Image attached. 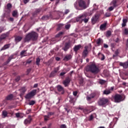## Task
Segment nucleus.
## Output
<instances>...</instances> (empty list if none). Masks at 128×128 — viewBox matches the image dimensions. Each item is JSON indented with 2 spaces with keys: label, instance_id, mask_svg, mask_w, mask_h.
Masks as SVG:
<instances>
[{
  "label": "nucleus",
  "instance_id": "f257e3e1",
  "mask_svg": "<svg viewBox=\"0 0 128 128\" xmlns=\"http://www.w3.org/2000/svg\"><path fill=\"white\" fill-rule=\"evenodd\" d=\"M86 70L93 74H98L100 72V68L94 63H92L86 67Z\"/></svg>",
  "mask_w": 128,
  "mask_h": 128
},
{
  "label": "nucleus",
  "instance_id": "f03ea898",
  "mask_svg": "<svg viewBox=\"0 0 128 128\" xmlns=\"http://www.w3.org/2000/svg\"><path fill=\"white\" fill-rule=\"evenodd\" d=\"M38 34L36 32H32L26 35L24 41L25 42H28L30 40L36 41L38 40Z\"/></svg>",
  "mask_w": 128,
  "mask_h": 128
},
{
  "label": "nucleus",
  "instance_id": "7ed1b4c3",
  "mask_svg": "<svg viewBox=\"0 0 128 128\" xmlns=\"http://www.w3.org/2000/svg\"><path fill=\"white\" fill-rule=\"evenodd\" d=\"M110 100L108 98L103 97L100 98L98 102V104L99 106H102V108H106V106L108 104Z\"/></svg>",
  "mask_w": 128,
  "mask_h": 128
},
{
  "label": "nucleus",
  "instance_id": "20e7f679",
  "mask_svg": "<svg viewBox=\"0 0 128 128\" xmlns=\"http://www.w3.org/2000/svg\"><path fill=\"white\" fill-rule=\"evenodd\" d=\"M113 98L114 102L119 104V102H124L126 100V96L116 94L114 96Z\"/></svg>",
  "mask_w": 128,
  "mask_h": 128
},
{
  "label": "nucleus",
  "instance_id": "39448f33",
  "mask_svg": "<svg viewBox=\"0 0 128 128\" xmlns=\"http://www.w3.org/2000/svg\"><path fill=\"white\" fill-rule=\"evenodd\" d=\"M36 94V90H34L28 93L25 96L26 100H30Z\"/></svg>",
  "mask_w": 128,
  "mask_h": 128
},
{
  "label": "nucleus",
  "instance_id": "423d86ee",
  "mask_svg": "<svg viewBox=\"0 0 128 128\" xmlns=\"http://www.w3.org/2000/svg\"><path fill=\"white\" fill-rule=\"evenodd\" d=\"M70 82H72V78L70 76H67L66 79L62 82V84L65 88H66L70 86Z\"/></svg>",
  "mask_w": 128,
  "mask_h": 128
},
{
  "label": "nucleus",
  "instance_id": "0eeeda50",
  "mask_svg": "<svg viewBox=\"0 0 128 128\" xmlns=\"http://www.w3.org/2000/svg\"><path fill=\"white\" fill-rule=\"evenodd\" d=\"M86 16H88V14L86 13L83 14L82 15H80L76 18V22L82 24V18H86Z\"/></svg>",
  "mask_w": 128,
  "mask_h": 128
},
{
  "label": "nucleus",
  "instance_id": "6e6552de",
  "mask_svg": "<svg viewBox=\"0 0 128 128\" xmlns=\"http://www.w3.org/2000/svg\"><path fill=\"white\" fill-rule=\"evenodd\" d=\"M84 50H83L82 53V56L84 58H86L88 54V49L90 47L88 46H86L84 47Z\"/></svg>",
  "mask_w": 128,
  "mask_h": 128
},
{
  "label": "nucleus",
  "instance_id": "1a4fd4ad",
  "mask_svg": "<svg viewBox=\"0 0 128 128\" xmlns=\"http://www.w3.org/2000/svg\"><path fill=\"white\" fill-rule=\"evenodd\" d=\"M58 70H60V66L54 68V70L50 74V78H54V76L58 74Z\"/></svg>",
  "mask_w": 128,
  "mask_h": 128
},
{
  "label": "nucleus",
  "instance_id": "9d476101",
  "mask_svg": "<svg viewBox=\"0 0 128 128\" xmlns=\"http://www.w3.org/2000/svg\"><path fill=\"white\" fill-rule=\"evenodd\" d=\"M78 6L80 8H82L84 10L86 8V1L84 0H80L78 2Z\"/></svg>",
  "mask_w": 128,
  "mask_h": 128
},
{
  "label": "nucleus",
  "instance_id": "9b49d317",
  "mask_svg": "<svg viewBox=\"0 0 128 128\" xmlns=\"http://www.w3.org/2000/svg\"><path fill=\"white\" fill-rule=\"evenodd\" d=\"M70 48V42H66L64 44V46L62 48V50H64V52H68Z\"/></svg>",
  "mask_w": 128,
  "mask_h": 128
},
{
  "label": "nucleus",
  "instance_id": "f8f14e48",
  "mask_svg": "<svg viewBox=\"0 0 128 128\" xmlns=\"http://www.w3.org/2000/svg\"><path fill=\"white\" fill-rule=\"evenodd\" d=\"M56 88L58 92H60L61 94H64V88L60 85H58L56 86Z\"/></svg>",
  "mask_w": 128,
  "mask_h": 128
},
{
  "label": "nucleus",
  "instance_id": "ddd939ff",
  "mask_svg": "<svg viewBox=\"0 0 128 128\" xmlns=\"http://www.w3.org/2000/svg\"><path fill=\"white\" fill-rule=\"evenodd\" d=\"M32 116H28V118L24 120V124L26 125V124H30V122H32Z\"/></svg>",
  "mask_w": 128,
  "mask_h": 128
},
{
  "label": "nucleus",
  "instance_id": "4468645a",
  "mask_svg": "<svg viewBox=\"0 0 128 128\" xmlns=\"http://www.w3.org/2000/svg\"><path fill=\"white\" fill-rule=\"evenodd\" d=\"M72 54H68L64 57V58H63V60H64V62H68V60H72Z\"/></svg>",
  "mask_w": 128,
  "mask_h": 128
},
{
  "label": "nucleus",
  "instance_id": "2eb2a0df",
  "mask_svg": "<svg viewBox=\"0 0 128 128\" xmlns=\"http://www.w3.org/2000/svg\"><path fill=\"white\" fill-rule=\"evenodd\" d=\"M96 97V94L92 93L89 96H87L86 98L88 101L92 100V98H94Z\"/></svg>",
  "mask_w": 128,
  "mask_h": 128
},
{
  "label": "nucleus",
  "instance_id": "dca6fc26",
  "mask_svg": "<svg viewBox=\"0 0 128 128\" xmlns=\"http://www.w3.org/2000/svg\"><path fill=\"white\" fill-rule=\"evenodd\" d=\"M98 20V14H96L94 16L92 17L91 19L92 24H96Z\"/></svg>",
  "mask_w": 128,
  "mask_h": 128
},
{
  "label": "nucleus",
  "instance_id": "f3484780",
  "mask_svg": "<svg viewBox=\"0 0 128 128\" xmlns=\"http://www.w3.org/2000/svg\"><path fill=\"white\" fill-rule=\"evenodd\" d=\"M82 46L80 44L76 45L74 46L73 50L75 52H78V50H80L82 48Z\"/></svg>",
  "mask_w": 128,
  "mask_h": 128
},
{
  "label": "nucleus",
  "instance_id": "a211bd4d",
  "mask_svg": "<svg viewBox=\"0 0 128 128\" xmlns=\"http://www.w3.org/2000/svg\"><path fill=\"white\" fill-rule=\"evenodd\" d=\"M62 34H64V32H60L56 36L53 40H56V38H62Z\"/></svg>",
  "mask_w": 128,
  "mask_h": 128
},
{
  "label": "nucleus",
  "instance_id": "6ab92c4d",
  "mask_svg": "<svg viewBox=\"0 0 128 128\" xmlns=\"http://www.w3.org/2000/svg\"><path fill=\"white\" fill-rule=\"evenodd\" d=\"M106 22L101 24L100 26V30H106Z\"/></svg>",
  "mask_w": 128,
  "mask_h": 128
},
{
  "label": "nucleus",
  "instance_id": "aec40b11",
  "mask_svg": "<svg viewBox=\"0 0 128 128\" xmlns=\"http://www.w3.org/2000/svg\"><path fill=\"white\" fill-rule=\"evenodd\" d=\"M10 46V44H6L4 45L3 47H2V48L0 49V50H8V48H9Z\"/></svg>",
  "mask_w": 128,
  "mask_h": 128
},
{
  "label": "nucleus",
  "instance_id": "412c9836",
  "mask_svg": "<svg viewBox=\"0 0 128 128\" xmlns=\"http://www.w3.org/2000/svg\"><path fill=\"white\" fill-rule=\"evenodd\" d=\"M12 98H14V94H10L6 98L5 100H12Z\"/></svg>",
  "mask_w": 128,
  "mask_h": 128
},
{
  "label": "nucleus",
  "instance_id": "4be33fe9",
  "mask_svg": "<svg viewBox=\"0 0 128 128\" xmlns=\"http://www.w3.org/2000/svg\"><path fill=\"white\" fill-rule=\"evenodd\" d=\"M22 40V37L20 36H17L15 37V42L16 44H18V42H20Z\"/></svg>",
  "mask_w": 128,
  "mask_h": 128
},
{
  "label": "nucleus",
  "instance_id": "5701e85b",
  "mask_svg": "<svg viewBox=\"0 0 128 128\" xmlns=\"http://www.w3.org/2000/svg\"><path fill=\"white\" fill-rule=\"evenodd\" d=\"M118 2V0H112V2L110 3V6H112L114 8H116L117 4L116 3Z\"/></svg>",
  "mask_w": 128,
  "mask_h": 128
},
{
  "label": "nucleus",
  "instance_id": "b1692460",
  "mask_svg": "<svg viewBox=\"0 0 128 128\" xmlns=\"http://www.w3.org/2000/svg\"><path fill=\"white\" fill-rule=\"evenodd\" d=\"M20 92H21L20 94L22 96H24V92H26V87H22L20 89Z\"/></svg>",
  "mask_w": 128,
  "mask_h": 128
},
{
  "label": "nucleus",
  "instance_id": "393cba45",
  "mask_svg": "<svg viewBox=\"0 0 128 128\" xmlns=\"http://www.w3.org/2000/svg\"><path fill=\"white\" fill-rule=\"evenodd\" d=\"M12 58H14V56H10L8 58L7 61L4 63V65L6 66V64H9L10 62V60H12Z\"/></svg>",
  "mask_w": 128,
  "mask_h": 128
},
{
  "label": "nucleus",
  "instance_id": "a878e982",
  "mask_svg": "<svg viewBox=\"0 0 128 128\" xmlns=\"http://www.w3.org/2000/svg\"><path fill=\"white\" fill-rule=\"evenodd\" d=\"M50 16L48 15H45L43 16L42 17V20H50Z\"/></svg>",
  "mask_w": 128,
  "mask_h": 128
},
{
  "label": "nucleus",
  "instance_id": "bb28decb",
  "mask_svg": "<svg viewBox=\"0 0 128 128\" xmlns=\"http://www.w3.org/2000/svg\"><path fill=\"white\" fill-rule=\"evenodd\" d=\"M96 42V44H98V46H100L101 44H102V42H104V40H102L100 38H99Z\"/></svg>",
  "mask_w": 128,
  "mask_h": 128
},
{
  "label": "nucleus",
  "instance_id": "cd10ccee",
  "mask_svg": "<svg viewBox=\"0 0 128 128\" xmlns=\"http://www.w3.org/2000/svg\"><path fill=\"white\" fill-rule=\"evenodd\" d=\"M98 56H99L101 60H104V54H102V53L99 52L98 54Z\"/></svg>",
  "mask_w": 128,
  "mask_h": 128
},
{
  "label": "nucleus",
  "instance_id": "c85d7f7f",
  "mask_svg": "<svg viewBox=\"0 0 128 128\" xmlns=\"http://www.w3.org/2000/svg\"><path fill=\"white\" fill-rule=\"evenodd\" d=\"M128 22L127 19H123L122 20V28H124L126 26V23Z\"/></svg>",
  "mask_w": 128,
  "mask_h": 128
},
{
  "label": "nucleus",
  "instance_id": "c756f323",
  "mask_svg": "<svg viewBox=\"0 0 128 128\" xmlns=\"http://www.w3.org/2000/svg\"><path fill=\"white\" fill-rule=\"evenodd\" d=\"M120 52V50L119 49H117L115 51V54L113 55V58H116V56H118Z\"/></svg>",
  "mask_w": 128,
  "mask_h": 128
},
{
  "label": "nucleus",
  "instance_id": "7c9ffc66",
  "mask_svg": "<svg viewBox=\"0 0 128 128\" xmlns=\"http://www.w3.org/2000/svg\"><path fill=\"white\" fill-rule=\"evenodd\" d=\"M110 91L106 89L103 92V94H106V96H108V94H110Z\"/></svg>",
  "mask_w": 128,
  "mask_h": 128
},
{
  "label": "nucleus",
  "instance_id": "2f4dec72",
  "mask_svg": "<svg viewBox=\"0 0 128 128\" xmlns=\"http://www.w3.org/2000/svg\"><path fill=\"white\" fill-rule=\"evenodd\" d=\"M2 115L4 118H6L8 116V112L6 110H3L2 112Z\"/></svg>",
  "mask_w": 128,
  "mask_h": 128
},
{
  "label": "nucleus",
  "instance_id": "473e14b6",
  "mask_svg": "<svg viewBox=\"0 0 128 128\" xmlns=\"http://www.w3.org/2000/svg\"><path fill=\"white\" fill-rule=\"evenodd\" d=\"M40 58H36V66H40Z\"/></svg>",
  "mask_w": 128,
  "mask_h": 128
},
{
  "label": "nucleus",
  "instance_id": "72a5a7b5",
  "mask_svg": "<svg viewBox=\"0 0 128 128\" xmlns=\"http://www.w3.org/2000/svg\"><path fill=\"white\" fill-rule=\"evenodd\" d=\"M7 37H8V35L6 34H2L0 38L2 40H4Z\"/></svg>",
  "mask_w": 128,
  "mask_h": 128
},
{
  "label": "nucleus",
  "instance_id": "f704fd0d",
  "mask_svg": "<svg viewBox=\"0 0 128 128\" xmlns=\"http://www.w3.org/2000/svg\"><path fill=\"white\" fill-rule=\"evenodd\" d=\"M62 26H64V24H58V25L57 30H60L61 28H62Z\"/></svg>",
  "mask_w": 128,
  "mask_h": 128
},
{
  "label": "nucleus",
  "instance_id": "c9c22d12",
  "mask_svg": "<svg viewBox=\"0 0 128 128\" xmlns=\"http://www.w3.org/2000/svg\"><path fill=\"white\" fill-rule=\"evenodd\" d=\"M40 12V9H36V10L33 13V16H36V14H38Z\"/></svg>",
  "mask_w": 128,
  "mask_h": 128
},
{
  "label": "nucleus",
  "instance_id": "e433bc0d",
  "mask_svg": "<svg viewBox=\"0 0 128 128\" xmlns=\"http://www.w3.org/2000/svg\"><path fill=\"white\" fill-rule=\"evenodd\" d=\"M112 36V32H110V30L107 31L106 34V36L107 38H108V36Z\"/></svg>",
  "mask_w": 128,
  "mask_h": 128
},
{
  "label": "nucleus",
  "instance_id": "4c0bfd02",
  "mask_svg": "<svg viewBox=\"0 0 128 128\" xmlns=\"http://www.w3.org/2000/svg\"><path fill=\"white\" fill-rule=\"evenodd\" d=\"M12 16H14V18L16 17V16H18V12L16 10L13 11Z\"/></svg>",
  "mask_w": 128,
  "mask_h": 128
},
{
  "label": "nucleus",
  "instance_id": "58836bf2",
  "mask_svg": "<svg viewBox=\"0 0 128 128\" xmlns=\"http://www.w3.org/2000/svg\"><path fill=\"white\" fill-rule=\"evenodd\" d=\"M26 52H28V50H22L20 53V56H24V54H26Z\"/></svg>",
  "mask_w": 128,
  "mask_h": 128
},
{
  "label": "nucleus",
  "instance_id": "ea45409f",
  "mask_svg": "<svg viewBox=\"0 0 128 128\" xmlns=\"http://www.w3.org/2000/svg\"><path fill=\"white\" fill-rule=\"evenodd\" d=\"M110 16H112V14L110 12H107L105 14V16H106V18H110Z\"/></svg>",
  "mask_w": 128,
  "mask_h": 128
},
{
  "label": "nucleus",
  "instance_id": "a19ab883",
  "mask_svg": "<svg viewBox=\"0 0 128 128\" xmlns=\"http://www.w3.org/2000/svg\"><path fill=\"white\" fill-rule=\"evenodd\" d=\"M34 104H36V101L32 100L29 102L28 104L29 106H34Z\"/></svg>",
  "mask_w": 128,
  "mask_h": 128
},
{
  "label": "nucleus",
  "instance_id": "79ce46f5",
  "mask_svg": "<svg viewBox=\"0 0 128 128\" xmlns=\"http://www.w3.org/2000/svg\"><path fill=\"white\" fill-rule=\"evenodd\" d=\"M6 6H7L8 10H10V8H12V6L10 3H8L7 4Z\"/></svg>",
  "mask_w": 128,
  "mask_h": 128
},
{
  "label": "nucleus",
  "instance_id": "37998d69",
  "mask_svg": "<svg viewBox=\"0 0 128 128\" xmlns=\"http://www.w3.org/2000/svg\"><path fill=\"white\" fill-rule=\"evenodd\" d=\"M109 126L110 128H114V122H111Z\"/></svg>",
  "mask_w": 128,
  "mask_h": 128
},
{
  "label": "nucleus",
  "instance_id": "c03bdc74",
  "mask_svg": "<svg viewBox=\"0 0 128 128\" xmlns=\"http://www.w3.org/2000/svg\"><path fill=\"white\" fill-rule=\"evenodd\" d=\"M99 83L100 84H106V80H100L99 81Z\"/></svg>",
  "mask_w": 128,
  "mask_h": 128
},
{
  "label": "nucleus",
  "instance_id": "a18cd8bd",
  "mask_svg": "<svg viewBox=\"0 0 128 128\" xmlns=\"http://www.w3.org/2000/svg\"><path fill=\"white\" fill-rule=\"evenodd\" d=\"M114 6H110L108 8L109 12H112V10H114Z\"/></svg>",
  "mask_w": 128,
  "mask_h": 128
},
{
  "label": "nucleus",
  "instance_id": "49530a36",
  "mask_svg": "<svg viewBox=\"0 0 128 128\" xmlns=\"http://www.w3.org/2000/svg\"><path fill=\"white\" fill-rule=\"evenodd\" d=\"M50 118V117L48 116V115L47 116H44V120L46 122L48 120V118Z\"/></svg>",
  "mask_w": 128,
  "mask_h": 128
},
{
  "label": "nucleus",
  "instance_id": "de8ad7c7",
  "mask_svg": "<svg viewBox=\"0 0 128 128\" xmlns=\"http://www.w3.org/2000/svg\"><path fill=\"white\" fill-rule=\"evenodd\" d=\"M54 112H49L48 114V116L50 118L51 116H54Z\"/></svg>",
  "mask_w": 128,
  "mask_h": 128
},
{
  "label": "nucleus",
  "instance_id": "09e8293b",
  "mask_svg": "<svg viewBox=\"0 0 128 128\" xmlns=\"http://www.w3.org/2000/svg\"><path fill=\"white\" fill-rule=\"evenodd\" d=\"M70 24H68L65 26V28L66 30H70Z\"/></svg>",
  "mask_w": 128,
  "mask_h": 128
},
{
  "label": "nucleus",
  "instance_id": "8fccbe9b",
  "mask_svg": "<svg viewBox=\"0 0 128 128\" xmlns=\"http://www.w3.org/2000/svg\"><path fill=\"white\" fill-rule=\"evenodd\" d=\"M86 18H83L82 20V22H85V24H86V22H88V19Z\"/></svg>",
  "mask_w": 128,
  "mask_h": 128
},
{
  "label": "nucleus",
  "instance_id": "3c124183",
  "mask_svg": "<svg viewBox=\"0 0 128 128\" xmlns=\"http://www.w3.org/2000/svg\"><path fill=\"white\" fill-rule=\"evenodd\" d=\"M120 37H118L115 40V42H116L117 44H118V42H120Z\"/></svg>",
  "mask_w": 128,
  "mask_h": 128
},
{
  "label": "nucleus",
  "instance_id": "603ef678",
  "mask_svg": "<svg viewBox=\"0 0 128 128\" xmlns=\"http://www.w3.org/2000/svg\"><path fill=\"white\" fill-rule=\"evenodd\" d=\"M20 80V76H17L16 78L15 79V80H16V82H19V81Z\"/></svg>",
  "mask_w": 128,
  "mask_h": 128
},
{
  "label": "nucleus",
  "instance_id": "864d4df0",
  "mask_svg": "<svg viewBox=\"0 0 128 128\" xmlns=\"http://www.w3.org/2000/svg\"><path fill=\"white\" fill-rule=\"evenodd\" d=\"M124 34H126V35L128 34V28H125L124 30Z\"/></svg>",
  "mask_w": 128,
  "mask_h": 128
},
{
  "label": "nucleus",
  "instance_id": "5fc2aeb1",
  "mask_svg": "<svg viewBox=\"0 0 128 128\" xmlns=\"http://www.w3.org/2000/svg\"><path fill=\"white\" fill-rule=\"evenodd\" d=\"M32 60H28L26 61V64H32Z\"/></svg>",
  "mask_w": 128,
  "mask_h": 128
},
{
  "label": "nucleus",
  "instance_id": "6e6d98bb",
  "mask_svg": "<svg viewBox=\"0 0 128 128\" xmlns=\"http://www.w3.org/2000/svg\"><path fill=\"white\" fill-rule=\"evenodd\" d=\"M110 46H111L112 48H114V47L116 46V44L111 43Z\"/></svg>",
  "mask_w": 128,
  "mask_h": 128
},
{
  "label": "nucleus",
  "instance_id": "4d7b16f0",
  "mask_svg": "<svg viewBox=\"0 0 128 128\" xmlns=\"http://www.w3.org/2000/svg\"><path fill=\"white\" fill-rule=\"evenodd\" d=\"M114 87H111L109 90L110 92L112 94V92H114Z\"/></svg>",
  "mask_w": 128,
  "mask_h": 128
},
{
  "label": "nucleus",
  "instance_id": "13d9d810",
  "mask_svg": "<svg viewBox=\"0 0 128 128\" xmlns=\"http://www.w3.org/2000/svg\"><path fill=\"white\" fill-rule=\"evenodd\" d=\"M60 128H66V126L64 124H61Z\"/></svg>",
  "mask_w": 128,
  "mask_h": 128
},
{
  "label": "nucleus",
  "instance_id": "bf43d9fd",
  "mask_svg": "<svg viewBox=\"0 0 128 128\" xmlns=\"http://www.w3.org/2000/svg\"><path fill=\"white\" fill-rule=\"evenodd\" d=\"M4 28L2 26L0 27V34L2 32H4Z\"/></svg>",
  "mask_w": 128,
  "mask_h": 128
},
{
  "label": "nucleus",
  "instance_id": "052dcab7",
  "mask_svg": "<svg viewBox=\"0 0 128 128\" xmlns=\"http://www.w3.org/2000/svg\"><path fill=\"white\" fill-rule=\"evenodd\" d=\"M68 12H70V10L66 9L65 10L64 14H68Z\"/></svg>",
  "mask_w": 128,
  "mask_h": 128
},
{
  "label": "nucleus",
  "instance_id": "680f3d73",
  "mask_svg": "<svg viewBox=\"0 0 128 128\" xmlns=\"http://www.w3.org/2000/svg\"><path fill=\"white\" fill-rule=\"evenodd\" d=\"M30 112H32V109L29 108L27 110V111L26 112V114H30Z\"/></svg>",
  "mask_w": 128,
  "mask_h": 128
},
{
  "label": "nucleus",
  "instance_id": "e2e57ef3",
  "mask_svg": "<svg viewBox=\"0 0 128 128\" xmlns=\"http://www.w3.org/2000/svg\"><path fill=\"white\" fill-rule=\"evenodd\" d=\"M66 74V72H62L60 73V76H64Z\"/></svg>",
  "mask_w": 128,
  "mask_h": 128
},
{
  "label": "nucleus",
  "instance_id": "0e129e2a",
  "mask_svg": "<svg viewBox=\"0 0 128 128\" xmlns=\"http://www.w3.org/2000/svg\"><path fill=\"white\" fill-rule=\"evenodd\" d=\"M28 2H30V0H23V2L24 4H26Z\"/></svg>",
  "mask_w": 128,
  "mask_h": 128
},
{
  "label": "nucleus",
  "instance_id": "69168bd1",
  "mask_svg": "<svg viewBox=\"0 0 128 128\" xmlns=\"http://www.w3.org/2000/svg\"><path fill=\"white\" fill-rule=\"evenodd\" d=\"M94 118V116H92V114H91L90 116V118H89V120H92V119Z\"/></svg>",
  "mask_w": 128,
  "mask_h": 128
},
{
  "label": "nucleus",
  "instance_id": "338daca9",
  "mask_svg": "<svg viewBox=\"0 0 128 128\" xmlns=\"http://www.w3.org/2000/svg\"><path fill=\"white\" fill-rule=\"evenodd\" d=\"M73 94H74V96H77V94H78V92H76V91L74 92Z\"/></svg>",
  "mask_w": 128,
  "mask_h": 128
},
{
  "label": "nucleus",
  "instance_id": "774afa93",
  "mask_svg": "<svg viewBox=\"0 0 128 128\" xmlns=\"http://www.w3.org/2000/svg\"><path fill=\"white\" fill-rule=\"evenodd\" d=\"M16 118H20V113H16Z\"/></svg>",
  "mask_w": 128,
  "mask_h": 128
}]
</instances>
